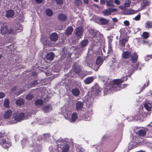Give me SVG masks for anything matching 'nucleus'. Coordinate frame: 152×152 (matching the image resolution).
<instances>
[{"instance_id": "f257e3e1", "label": "nucleus", "mask_w": 152, "mask_h": 152, "mask_svg": "<svg viewBox=\"0 0 152 152\" xmlns=\"http://www.w3.org/2000/svg\"><path fill=\"white\" fill-rule=\"evenodd\" d=\"M100 80L104 83L105 86L104 87V94H107V93H111L112 91H119L125 87V85H120L124 81H126L127 78V77H124L123 78L114 80L111 81L107 77L99 76Z\"/></svg>"}, {"instance_id": "f03ea898", "label": "nucleus", "mask_w": 152, "mask_h": 152, "mask_svg": "<svg viewBox=\"0 0 152 152\" xmlns=\"http://www.w3.org/2000/svg\"><path fill=\"white\" fill-rule=\"evenodd\" d=\"M36 139L35 135H33L32 137L28 141L27 138H23L21 141V145L23 148L28 145L29 149L32 152H41V148L40 145L36 143L34 140Z\"/></svg>"}, {"instance_id": "7ed1b4c3", "label": "nucleus", "mask_w": 152, "mask_h": 152, "mask_svg": "<svg viewBox=\"0 0 152 152\" xmlns=\"http://www.w3.org/2000/svg\"><path fill=\"white\" fill-rule=\"evenodd\" d=\"M72 107L64 106L61 108V113L66 119L71 123H74L78 118V115L75 112L72 113Z\"/></svg>"}, {"instance_id": "20e7f679", "label": "nucleus", "mask_w": 152, "mask_h": 152, "mask_svg": "<svg viewBox=\"0 0 152 152\" xmlns=\"http://www.w3.org/2000/svg\"><path fill=\"white\" fill-rule=\"evenodd\" d=\"M86 61L87 62V65L89 67L95 71H97L99 69V66L102 64L103 60L101 57L98 56L96 58L95 64L93 59H89L87 56Z\"/></svg>"}, {"instance_id": "39448f33", "label": "nucleus", "mask_w": 152, "mask_h": 152, "mask_svg": "<svg viewBox=\"0 0 152 152\" xmlns=\"http://www.w3.org/2000/svg\"><path fill=\"white\" fill-rule=\"evenodd\" d=\"M143 141L142 139L138 137H137L135 135H133L132 139L129 145L128 149L130 150L136 147L142 145L143 143Z\"/></svg>"}, {"instance_id": "423d86ee", "label": "nucleus", "mask_w": 152, "mask_h": 152, "mask_svg": "<svg viewBox=\"0 0 152 152\" xmlns=\"http://www.w3.org/2000/svg\"><path fill=\"white\" fill-rule=\"evenodd\" d=\"M24 114L23 113H18L15 112L13 114L12 118L9 121L10 124H14L25 119Z\"/></svg>"}, {"instance_id": "0eeeda50", "label": "nucleus", "mask_w": 152, "mask_h": 152, "mask_svg": "<svg viewBox=\"0 0 152 152\" xmlns=\"http://www.w3.org/2000/svg\"><path fill=\"white\" fill-rule=\"evenodd\" d=\"M93 88V90L91 94H94L96 95L100 91L99 89H97L96 88H95L94 86ZM85 100L86 101L87 104H89L90 105L93 102V97L92 96L90 92H89L88 95L86 96Z\"/></svg>"}, {"instance_id": "6e6552de", "label": "nucleus", "mask_w": 152, "mask_h": 152, "mask_svg": "<svg viewBox=\"0 0 152 152\" xmlns=\"http://www.w3.org/2000/svg\"><path fill=\"white\" fill-rule=\"evenodd\" d=\"M88 37L92 39L95 42L97 43L100 40L101 35L99 32H96L93 29H90L89 30Z\"/></svg>"}, {"instance_id": "1a4fd4ad", "label": "nucleus", "mask_w": 152, "mask_h": 152, "mask_svg": "<svg viewBox=\"0 0 152 152\" xmlns=\"http://www.w3.org/2000/svg\"><path fill=\"white\" fill-rule=\"evenodd\" d=\"M145 116L142 109H139L132 118L135 120H139L140 121H143Z\"/></svg>"}, {"instance_id": "9d476101", "label": "nucleus", "mask_w": 152, "mask_h": 152, "mask_svg": "<svg viewBox=\"0 0 152 152\" xmlns=\"http://www.w3.org/2000/svg\"><path fill=\"white\" fill-rule=\"evenodd\" d=\"M1 33L2 35H4L8 34L12 35H14L16 34V31L12 28L8 29L7 26L3 25L0 29Z\"/></svg>"}, {"instance_id": "9b49d317", "label": "nucleus", "mask_w": 152, "mask_h": 152, "mask_svg": "<svg viewBox=\"0 0 152 152\" xmlns=\"http://www.w3.org/2000/svg\"><path fill=\"white\" fill-rule=\"evenodd\" d=\"M133 132L140 137H144L145 136L146 133V129L141 127H135L133 130Z\"/></svg>"}, {"instance_id": "f8f14e48", "label": "nucleus", "mask_w": 152, "mask_h": 152, "mask_svg": "<svg viewBox=\"0 0 152 152\" xmlns=\"http://www.w3.org/2000/svg\"><path fill=\"white\" fill-rule=\"evenodd\" d=\"M127 35L125 34L121 33L119 39V45L120 49H122L125 46L126 42L128 41Z\"/></svg>"}, {"instance_id": "ddd939ff", "label": "nucleus", "mask_w": 152, "mask_h": 152, "mask_svg": "<svg viewBox=\"0 0 152 152\" xmlns=\"http://www.w3.org/2000/svg\"><path fill=\"white\" fill-rule=\"evenodd\" d=\"M88 42V41L87 39H84L82 40L80 43V46L81 48H77L76 49V53L78 54H80L83 48L87 45Z\"/></svg>"}, {"instance_id": "4468645a", "label": "nucleus", "mask_w": 152, "mask_h": 152, "mask_svg": "<svg viewBox=\"0 0 152 152\" xmlns=\"http://www.w3.org/2000/svg\"><path fill=\"white\" fill-rule=\"evenodd\" d=\"M0 144L5 149L8 148L11 145V143L8 138L1 139Z\"/></svg>"}, {"instance_id": "2eb2a0df", "label": "nucleus", "mask_w": 152, "mask_h": 152, "mask_svg": "<svg viewBox=\"0 0 152 152\" xmlns=\"http://www.w3.org/2000/svg\"><path fill=\"white\" fill-rule=\"evenodd\" d=\"M83 29L81 26L76 28L75 31V33L76 36V39L77 40L81 38L83 32Z\"/></svg>"}, {"instance_id": "dca6fc26", "label": "nucleus", "mask_w": 152, "mask_h": 152, "mask_svg": "<svg viewBox=\"0 0 152 152\" xmlns=\"http://www.w3.org/2000/svg\"><path fill=\"white\" fill-rule=\"evenodd\" d=\"M76 109L78 111H84L86 108L83 107V103L81 101H77L75 104Z\"/></svg>"}, {"instance_id": "f3484780", "label": "nucleus", "mask_w": 152, "mask_h": 152, "mask_svg": "<svg viewBox=\"0 0 152 152\" xmlns=\"http://www.w3.org/2000/svg\"><path fill=\"white\" fill-rule=\"evenodd\" d=\"M47 80L46 79H45L43 80L40 81L39 80H34L32 82L29 84L28 85V88L32 87L34 86L35 85L41 83L42 85H45L46 84L44 83V81H45Z\"/></svg>"}, {"instance_id": "a211bd4d", "label": "nucleus", "mask_w": 152, "mask_h": 152, "mask_svg": "<svg viewBox=\"0 0 152 152\" xmlns=\"http://www.w3.org/2000/svg\"><path fill=\"white\" fill-rule=\"evenodd\" d=\"M42 111L45 113L49 112L52 110V107L50 104H46L42 108Z\"/></svg>"}, {"instance_id": "6ab92c4d", "label": "nucleus", "mask_w": 152, "mask_h": 152, "mask_svg": "<svg viewBox=\"0 0 152 152\" xmlns=\"http://www.w3.org/2000/svg\"><path fill=\"white\" fill-rule=\"evenodd\" d=\"M60 148L57 145L51 146L49 147V150L50 152H60Z\"/></svg>"}, {"instance_id": "aec40b11", "label": "nucleus", "mask_w": 152, "mask_h": 152, "mask_svg": "<svg viewBox=\"0 0 152 152\" xmlns=\"http://www.w3.org/2000/svg\"><path fill=\"white\" fill-rule=\"evenodd\" d=\"M131 61L133 63L136 62L138 58V55L135 52H134L132 53H131V56L130 57Z\"/></svg>"}, {"instance_id": "412c9836", "label": "nucleus", "mask_w": 152, "mask_h": 152, "mask_svg": "<svg viewBox=\"0 0 152 152\" xmlns=\"http://www.w3.org/2000/svg\"><path fill=\"white\" fill-rule=\"evenodd\" d=\"M73 68L75 72L76 73H80L82 70L80 66L76 63L74 64Z\"/></svg>"}, {"instance_id": "4be33fe9", "label": "nucleus", "mask_w": 152, "mask_h": 152, "mask_svg": "<svg viewBox=\"0 0 152 152\" xmlns=\"http://www.w3.org/2000/svg\"><path fill=\"white\" fill-rule=\"evenodd\" d=\"M12 111L10 110H7L4 113V117L5 119H8L12 116Z\"/></svg>"}, {"instance_id": "5701e85b", "label": "nucleus", "mask_w": 152, "mask_h": 152, "mask_svg": "<svg viewBox=\"0 0 152 152\" xmlns=\"http://www.w3.org/2000/svg\"><path fill=\"white\" fill-rule=\"evenodd\" d=\"M14 15V12L12 10H9L6 11V16L7 18L12 17Z\"/></svg>"}, {"instance_id": "b1692460", "label": "nucleus", "mask_w": 152, "mask_h": 152, "mask_svg": "<svg viewBox=\"0 0 152 152\" xmlns=\"http://www.w3.org/2000/svg\"><path fill=\"white\" fill-rule=\"evenodd\" d=\"M58 35L56 33H54L51 34L50 38L52 41L56 42L58 40Z\"/></svg>"}, {"instance_id": "393cba45", "label": "nucleus", "mask_w": 152, "mask_h": 152, "mask_svg": "<svg viewBox=\"0 0 152 152\" xmlns=\"http://www.w3.org/2000/svg\"><path fill=\"white\" fill-rule=\"evenodd\" d=\"M140 10H133L132 9H128L125 11L124 13L125 14L131 15L137 13Z\"/></svg>"}, {"instance_id": "a878e982", "label": "nucleus", "mask_w": 152, "mask_h": 152, "mask_svg": "<svg viewBox=\"0 0 152 152\" xmlns=\"http://www.w3.org/2000/svg\"><path fill=\"white\" fill-rule=\"evenodd\" d=\"M131 53V52L128 51L124 52L122 54V56L124 58L128 59L130 58Z\"/></svg>"}, {"instance_id": "bb28decb", "label": "nucleus", "mask_w": 152, "mask_h": 152, "mask_svg": "<svg viewBox=\"0 0 152 152\" xmlns=\"http://www.w3.org/2000/svg\"><path fill=\"white\" fill-rule=\"evenodd\" d=\"M41 42L44 45H46L48 43V38L46 36L42 35L41 36Z\"/></svg>"}, {"instance_id": "cd10ccee", "label": "nucleus", "mask_w": 152, "mask_h": 152, "mask_svg": "<svg viewBox=\"0 0 152 152\" xmlns=\"http://www.w3.org/2000/svg\"><path fill=\"white\" fill-rule=\"evenodd\" d=\"M54 54L52 52L48 53L46 56V58L48 60H52L54 57Z\"/></svg>"}, {"instance_id": "c85d7f7f", "label": "nucleus", "mask_w": 152, "mask_h": 152, "mask_svg": "<svg viewBox=\"0 0 152 152\" xmlns=\"http://www.w3.org/2000/svg\"><path fill=\"white\" fill-rule=\"evenodd\" d=\"M72 92L73 95L75 96H78L80 93L79 90L76 88L73 89L72 90Z\"/></svg>"}, {"instance_id": "c756f323", "label": "nucleus", "mask_w": 152, "mask_h": 152, "mask_svg": "<svg viewBox=\"0 0 152 152\" xmlns=\"http://www.w3.org/2000/svg\"><path fill=\"white\" fill-rule=\"evenodd\" d=\"M43 101L41 99H39L36 100L35 101L34 103L35 105L38 107H39L42 105L43 103Z\"/></svg>"}, {"instance_id": "7c9ffc66", "label": "nucleus", "mask_w": 152, "mask_h": 152, "mask_svg": "<svg viewBox=\"0 0 152 152\" xmlns=\"http://www.w3.org/2000/svg\"><path fill=\"white\" fill-rule=\"evenodd\" d=\"M108 23V20L104 18H101L99 19V23L100 24L106 25Z\"/></svg>"}, {"instance_id": "2f4dec72", "label": "nucleus", "mask_w": 152, "mask_h": 152, "mask_svg": "<svg viewBox=\"0 0 152 152\" xmlns=\"http://www.w3.org/2000/svg\"><path fill=\"white\" fill-rule=\"evenodd\" d=\"M69 149V146L67 143L65 144L62 147L63 152H68Z\"/></svg>"}, {"instance_id": "473e14b6", "label": "nucleus", "mask_w": 152, "mask_h": 152, "mask_svg": "<svg viewBox=\"0 0 152 152\" xmlns=\"http://www.w3.org/2000/svg\"><path fill=\"white\" fill-rule=\"evenodd\" d=\"M94 80L93 77H89L85 80L84 82L86 84H90Z\"/></svg>"}, {"instance_id": "72a5a7b5", "label": "nucleus", "mask_w": 152, "mask_h": 152, "mask_svg": "<svg viewBox=\"0 0 152 152\" xmlns=\"http://www.w3.org/2000/svg\"><path fill=\"white\" fill-rule=\"evenodd\" d=\"M144 106L146 109L148 111L151 110L152 108L151 104L146 102L145 103Z\"/></svg>"}, {"instance_id": "f704fd0d", "label": "nucleus", "mask_w": 152, "mask_h": 152, "mask_svg": "<svg viewBox=\"0 0 152 152\" xmlns=\"http://www.w3.org/2000/svg\"><path fill=\"white\" fill-rule=\"evenodd\" d=\"M16 31V33L17 32H20L23 30V27L22 26L20 25H17L16 28H12Z\"/></svg>"}, {"instance_id": "c9c22d12", "label": "nucleus", "mask_w": 152, "mask_h": 152, "mask_svg": "<svg viewBox=\"0 0 152 152\" xmlns=\"http://www.w3.org/2000/svg\"><path fill=\"white\" fill-rule=\"evenodd\" d=\"M106 2L107 5L111 7H115V5L113 4V0H106Z\"/></svg>"}, {"instance_id": "e433bc0d", "label": "nucleus", "mask_w": 152, "mask_h": 152, "mask_svg": "<svg viewBox=\"0 0 152 152\" xmlns=\"http://www.w3.org/2000/svg\"><path fill=\"white\" fill-rule=\"evenodd\" d=\"M15 103L17 105L20 106L24 104V101L22 99H18L16 101Z\"/></svg>"}, {"instance_id": "4c0bfd02", "label": "nucleus", "mask_w": 152, "mask_h": 152, "mask_svg": "<svg viewBox=\"0 0 152 152\" xmlns=\"http://www.w3.org/2000/svg\"><path fill=\"white\" fill-rule=\"evenodd\" d=\"M145 27L146 28H152V21H148L145 23Z\"/></svg>"}, {"instance_id": "58836bf2", "label": "nucleus", "mask_w": 152, "mask_h": 152, "mask_svg": "<svg viewBox=\"0 0 152 152\" xmlns=\"http://www.w3.org/2000/svg\"><path fill=\"white\" fill-rule=\"evenodd\" d=\"M58 19L62 21H65L66 19V15L63 14H61L58 16Z\"/></svg>"}, {"instance_id": "ea45409f", "label": "nucleus", "mask_w": 152, "mask_h": 152, "mask_svg": "<svg viewBox=\"0 0 152 152\" xmlns=\"http://www.w3.org/2000/svg\"><path fill=\"white\" fill-rule=\"evenodd\" d=\"M73 31V28L72 27H68L66 31V34L68 35L71 34Z\"/></svg>"}, {"instance_id": "a19ab883", "label": "nucleus", "mask_w": 152, "mask_h": 152, "mask_svg": "<svg viewBox=\"0 0 152 152\" xmlns=\"http://www.w3.org/2000/svg\"><path fill=\"white\" fill-rule=\"evenodd\" d=\"M142 36L144 39H147L149 37V33L147 32H144L142 33Z\"/></svg>"}, {"instance_id": "79ce46f5", "label": "nucleus", "mask_w": 152, "mask_h": 152, "mask_svg": "<svg viewBox=\"0 0 152 152\" xmlns=\"http://www.w3.org/2000/svg\"><path fill=\"white\" fill-rule=\"evenodd\" d=\"M131 3V1L130 0H126L125 1L124 4V6L125 7H129Z\"/></svg>"}, {"instance_id": "37998d69", "label": "nucleus", "mask_w": 152, "mask_h": 152, "mask_svg": "<svg viewBox=\"0 0 152 152\" xmlns=\"http://www.w3.org/2000/svg\"><path fill=\"white\" fill-rule=\"evenodd\" d=\"M110 70L112 72L115 73L116 72H117V71L116 70V69L115 67V66L114 65H111L110 66Z\"/></svg>"}, {"instance_id": "c03bdc74", "label": "nucleus", "mask_w": 152, "mask_h": 152, "mask_svg": "<svg viewBox=\"0 0 152 152\" xmlns=\"http://www.w3.org/2000/svg\"><path fill=\"white\" fill-rule=\"evenodd\" d=\"M47 15L49 16H51L53 15V13L51 10L50 9H47L46 10Z\"/></svg>"}, {"instance_id": "a18cd8bd", "label": "nucleus", "mask_w": 152, "mask_h": 152, "mask_svg": "<svg viewBox=\"0 0 152 152\" xmlns=\"http://www.w3.org/2000/svg\"><path fill=\"white\" fill-rule=\"evenodd\" d=\"M33 97V95L32 94H29L26 96V98L27 100H30L32 99Z\"/></svg>"}, {"instance_id": "49530a36", "label": "nucleus", "mask_w": 152, "mask_h": 152, "mask_svg": "<svg viewBox=\"0 0 152 152\" xmlns=\"http://www.w3.org/2000/svg\"><path fill=\"white\" fill-rule=\"evenodd\" d=\"M103 13L105 16H108L110 14L109 8L104 11Z\"/></svg>"}, {"instance_id": "de8ad7c7", "label": "nucleus", "mask_w": 152, "mask_h": 152, "mask_svg": "<svg viewBox=\"0 0 152 152\" xmlns=\"http://www.w3.org/2000/svg\"><path fill=\"white\" fill-rule=\"evenodd\" d=\"M43 119H36L35 120V121L36 123H37L39 124H43L44 123V122H43Z\"/></svg>"}, {"instance_id": "09e8293b", "label": "nucleus", "mask_w": 152, "mask_h": 152, "mask_svg": "<svg viewBox=\"0 0 152 152\" xmlns=\"http://www.w3.org/2000/svg\"><path fill=\"white\" fill-rule=\"evenodd\" d=\"M9 101L7 99H6L4 100V105L5 107H8L9 106Z\"/></svg>"}, {"instance_id": "8fccbe9b", "label": "nucleus", "mask_w": 152, "mask_h": 152, "mask_svg": "<svg viewBox=\"0 0 152 152\" xmlns=\"http://www.w3.org/2000/svg\"><path fill=\"white\" fill-rule=\"evenodd\" d=\"M148 1L147 0H145L143 1L142 3L141 4V7H144L148 5Z\"/></svg>"}, {"instance_id": "3c124183", "label": "nucleus", "mask_w": 152, "mask_h": 152, "mask_svg": "<svg viewBox=\"0 0 152 152\" xmlns=\"http://www.w3.org/2000/svg\"><path fill=\"white\" fill-rule=\"evenodd\" d=\"M149 81L146 82L141 88V91L143 90L145 87H147L148 85Z\"/></svg>"}, {"instance_id": "603ef678", "label": "nucleus", "mask_w": 152, "mask_h": 152, "mask_svg": "<svg viewBox=\"0 0 152 152\" xmlns=\"http://www.w3.org/2000/svg\"><path fill=\"white\" fill-rule=\"evenodd\" d=\"M149 81L146 82L141 88V91L143 90L145 87H147L148 85Z\"/></svg>"}, {"instance_id": "864d4df0", "label": "nucleus", "mask_w": 152, "mask_h": 152, "mask_svg": "<svg viewBox=\"0 0 152 152\" xmlns=\"http://www.w3.org/2000/svg\"><path fill=\"white\" fill-rule=\"evenodd\" d=\"M112 52V45L111 44H109L108 47V53H110Z\"/></svg>"}, {"instance_id": "5fc2aeb1", "label": "nucleus", "mask_w": 152, "mask_h": 152, "mask_svg": "<svg viewBox=\"0 0 152 152\" xmlns=\"http://www.w3.org/2000/svg\"><path fill=\"white\" fill-rule=\"evenodd\" d=\"M82 119L86 121H89L91 120V118L89 116L87 117H82Z\"/></svg>"}, {"instance_id": "6e6d98bb", "label": "nucleus", "mask_w": 152, "mask_h": 152, "mask_svg": "<svg viewBox=\"0 0 152 152\" xmlns=\"http://www.w3.org/2000/svg\"><path fill=\"white\" fill-rule=\"evenodd\" d=\"M82 73L84 74V75L85 76L90 75L91 74V72H88L87 71L82 72Z\"/></svg>"}, {"instance_id": "4d7b16f0", "label": "nucleus", "mask_w": 152, "mask_h": 152, "mask_svg": "<svg viewBox=\"0 0 152 152\" xmlns=\"http://www.w3.org/2000/svg\"><path fill=\"white\" fill-rule=\"evenodd\" d=\"M56 1L57 4L61 5L63 3V0H56Z\"/></svg>"}, {"instance_id": "13d9d810", "label": "nucleus", "mask_w": 152, "mask_h": 152, "mask_svg": "<svg viewBox=\"0 0 152 152\" xmlns=\"http://www.w3.org/2000/svg\"><path fill=\"white\" fill-rule=\"evenodd\" d=\"M152 58V55H148L145 57V61L149 60L150 58Z\"/></svg>"}, {"instance_id": "bf43d9fd", "label": "nucleus", "mask_w": 152, "mask_h": 152, "mask_svg": "<svg viewBox=\"0 0 152 152\" xmlns=\"http://www.w3.org/2000/svg\"><path fill=\"white\" fill-rule=\"evenodd\" d=\"M49 136L50 134H45L43 136V139H45L46 138L47 139Z\"/></svg>"}, {"instance_id": "052dcab7", "label": "nucleus", "mask_w": 152, "mask_h": 152, "mask_svg": "<svg viewBox=\"0 0 152 152\" xmlns=\"http://www.w3.org/2000/svg\"><path fill=\"white\" fill-rule=\"evenodd\" d=\"M77 151V152H84V149L83 148H78Z\"/></svg>"}, {"instance_id": "680f3d73", "label": "nucleus", "mask_w": 152, "mask_h": 152, "mask_svg": "<svg viewBox=\"0 0 152 152\" xmlns=\"http://www.w3.org/2000/svg\"><path fill=\"white\" fill-rule=\"evenodd\" d=\"M140 15H138L136 16L134 18V20H140Z\"/></svg>"}, {"instance_id": "e2e57ef3", "label": "nucleus", "mask_w": 152, "mask_h": 152, "mask_svg": "<svg viewBox=\"0 0 152 152\" xmlns=\"http://www.w3.org/2000/svg\"><path fill=\"white\" fill-rule=\"evenodd\" d=\"M36 112L35 111H31L29 113V114H28V116H30L32 114L33 115H34L36 114Z\"/></svg>"}, {"instance_id": "0e129e2a", "label": "nucleus", "mask_w": 152, "mask_h": 152, "mask_svg": "<svg viewBox=\"0 0 152 152\" xmlns=\"http://www.w3.org/2000/svg\"><path fill=\"white\" fill-rule=\"evenodd\" d=\"M124 25L126 26H128L129 24V23L128 20H125L124 22Z\"/></svg>"}, {"instance_id": "69168bd1", "label": "nucleus", "mask_w": 152, "mask_h": 152, "mask_svg": "<svg viewBox=\"0 0 152 152\" xmlns=\"http://www.w3.org/2000/svg\"><path fill=\"white\" fill-rule=\"evenodd\" d=\"M5 96V94L3 92H0V99H2Z\"/></svg>"}, {"instance_id": "338daca9", "label": "nucleus", "mask_w": 152, "mask_h": 152, "mask_svg": "<svg viewBox=\"0 0 152 152\" xmlns=\"http://www.w3.org/2000/svg\"><path fill=\"white\" fill-rule=\"evenodd\" d=\"M109 9L110 13L111 12H116L117 11V10L115 8H109Z\"/></svg>"}, {"instance_id": "774afa93", "label": "nucleus", "mask_w": 152, "mask_h": 152, "mask_svg": "<svg viewBox=\"0 0 152 152\" xmlns=\"http://www.w3.org/2000/svg\"><path fill=\"white\" fill-rule=\"evenodd\" d=\"M148 127H149V129L152 130V121L148 125Z\"/></svg>"}]
</instances>
